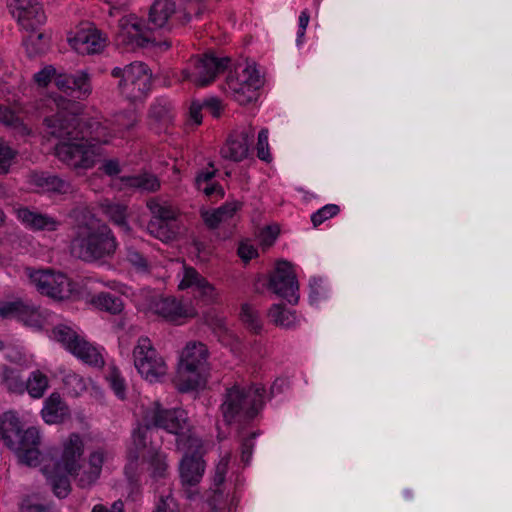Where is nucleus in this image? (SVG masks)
<instances>
[{
  "label": "nucleus",
  "mask_w": 512,
  "mask_h": 512,
  "mask_svg": "<svg viewBox=\"0 0 512 512\" xmlns=\"http://www.w3.org/2000/svg\"><path fill=\"white\" fill-rule=\"evenodd\" d=\"M70 43L80 54H95L103 50L106 38L97 29L80 30L70 40Z\"/></svg>",
  "instance_id": "20"
},
{
  "label": "nucleus",
  "mask_w": 512,
  "mask_h": 512,
  "mask_svg": "<svg viewBox=\"0 0 512 512\" xmlns=\"http://www.w3.org/2000/svg\"><path fill=\"white\" fill-rule=\"evenodd\" d=\"M206 279L200 275L196 269L189 267L185 268V273L182 281L179 284V289L192 288L193 290L202 284Z\"/></svg>",
  "instance_id": "44"
},
{
  "label": "nucleus",
  "mask_w": 512,
  "mask_h": 512,
  "mask_svg": "<svg viewBox=\"0 0 512 512\" xmlns=\"http://www.w3.org/2000/svg\"><path fill=\"white\" fill-rule=\"evenodd\" d=\"M25 273L37 290L52 299L63 300L70 292L68 278L62 273L50 270L26 268Z\"/></svg>",
  "instance_id": "13"
},
{
  "label": "nucleus",
  "mask_w": 512,
  "mask_h": 512,
  "mask_svg": "<svg viewBox=\"0 0 512 512\" xmlns=\"http://www.w3.org/2000/svg\"><path fill=\"white\" fill-rule=\"evenodd\" d=\"M84 444L81 437L72 433L64 443L62 463L66 472L70 475L76 474L80 469V459L83 455Z\"/></svg>",
  "instance_id": "24"
},
{
  "label": "nucleus",
  "mask_w": 512,
  "mask_h": 512,
  "mask_svg": "<svg viewBox=\"0 0 512 512\" xmlns=\"http://www.w3.org/2000/svg\"><path fill=\"white\" fill-rule=\"evenodd\" d=\"M175 11L176 5L172 0H156L149 10V23L155 28H163Z\"/></svg>",
  "instance_id": "30"
},
{
  "label": "nucleus",
  "mask_w": 512,
  "mask_h": 512,
  "mask_svg": "<svg viewBox=\"0 0 512 512\" xmlns=\"http://www.w3.org/2000/svg\"><path fill=\"white\" fill-rule=\"evenodd\" d=\"M56 87L75 99H86L92 93L91 78L86 71L74 74L59 73L55 78Z\"/></svg>",
  "instance_id": "17"
},
{
  "label": "nucleus",
  "mask_w": 512,
  "mask_h": 512,
  "mask_svg": "<svg viewBox=\"0 0 512 512\" xmlns=\"http://www.w3.org/2000/svg\"><path fill=\"white\" fill-rule=\"evenodd\" d=\"M140 456L149 461L154 478H164L166 476L168 465L164 454L160 453L152 446L149 449H147V447L145 449H137L135 447V450L129 451V463L125 467V473L131 482L135 481L137 461Z\"/></svg>",
  "instance_id": "16"
},
{
  "label": "nucleus",
  "mask_w": 512,
  "mask_h": 512,
  "mask_svg": "<svg viewBox=\"0 0 512 512\" xmlns=\"http://www.w3.org/2000/svg\"><path fill=\"white\" fill-rule=\"evenodd\" d=\"M58 74L59 73H57L55 67H53L52 65H48L44 67L41 71L35 73L33 79L39 87L44 88L48 86L52 79L55 80Z\"/></svg>",
  "instance_id": "47"
},
{
  "label": "nucleus",
  "mask_w": 512,
  "mask_h": 512,
  "mask_svg": "<svg viewBox=\"0 0 512 512\" xmlns=\"http://www.w3.org/2000/svg\"><path fill=\"white\" fill-rule=\"evenodd\" d=\"M55 146L57 158L72 168L88 169L94 166L96 157L99 155L95 145H87L76 139H59Z\"/></svg>",
  "instance_id": "12"
},
{
  "label": "nucleus",
  "mask_w": 512,
  "mask_h": 512,
  "mask_svg": "<svg viewBox=\"0 0 512 512\" xmlns=\"http://www.w3.org/2000/svg\"><path fill=\"white\" fill-rule=\"evenodd\" d=\"M241 319L243 323L247 326L248 329H250L252 332L258 334L261 329L262 325L259 320L258 313L252 309L251 306L248 304L242 305L241 308Z\"/></svg>",
  "instance_id": "40"
},
{
  "label": "nucleus",
  "mask_w": 512,
  "mask_h": 512,
  "mask_svg": "<svg viewBox=\"0 0 512 512\" xmlns=\"http://www.w3.org/2000/svg\"><path fill=\"white\" fill-rule=\"evenodd\" d=\"M99 207L102 214L113 225L117 226L126 234L132 232V228L128 222L129 212L127 205L120 202L104 200L99 204Z\"/></svg>",
  "instance_id": "25"
},
{
  "label": "nucleus",
  "mask_w": 512,
  "mask_h": 512,
  "mask_svg": "<svg viewBox=\"0 0 512 512\" xmlns=\"http://www.w3.org/2000/svg\"><path fill=\"white\" fill-rule=\"evenodd\" d=\"M216 170L212 171H201L197 174L195 183L198 189H202V186L208 184L211 179L215 176Z\"/></svg>",
  "instance_id": "62"
},
{
  "label": "nucleus",
  "mask_w": 512,
  "mask_h": 512,
  "mask_svg": "<svg viewBox=\"0 0 512 512\" xmlns=\"http://www.w3.org/2000/svg\"><path fill=\"white\" fill-rule=\"evenodd\" d=\"M41 414L46 423L58 424L70 416V410L61 395L53 392L45 400Z\"/></svg>",
  "instance_id": "26"
},
{
  "label": "nucleus",
  "mask_w": 512,
  "mask_h": 512,
  "mask_svg": "<svg viewBox=\"0 0 512 512\" xmlns=\"http://www.w3.org/2000/svg\"><path fill=\"white\" fill-rule=\"evenodd\" d=\"M21 512H51V510L49 505L36 503L31 498H27L21 504Z\"/></svg>",
  "instance_id": "54"
},
{
  "label": "nucleus",
  "mask_w": 512,
  "mask_h": 512,
  "mask_svg": "<svg viewBox=\"0 0 512 512\" xmlns=\"http://www.w3.org/2000/svg\"><path fill=\"white\" fill-rule=\"evenodd\" d=\"M258 435L259 432L254 431L248 433L247 435L240 436L241 460L245 464L250 462L252 451L255 446V440Z\"/></svg>",
  "instance_id": "42"
},
{
  "label": "nucleus",
  "mask_w": 512,
  "mask_h": 512,
  "mask_svg": "<svg viewBox=\"0 0 512 512\" xmlns=\"http://www.w3.org/2000/svg\"><path fill=\"white\" fill-rule=\"evenodd\" d=\"M91 304L101 311L108 312L112 315L120 314L124 309V303L121 297L109 292H100L93 296Z\"/></svg>",
  "instance_id": "32"
},
{
  "label": "nucleus",
  "mask_w": 512,
  "mask_h": 512,
  "mask_svg": "<svg viewBox=\"0 0 512 512\" xmlns=\"http://www.w3.org/2000/svg\"><path fill=\"white\" fill-rule=\"evenodd\" d=\"M253 139L254 131L252 129L231 135L226 145L221 149V155L226 159L239 162L247 157Z\"/></svg>",
  "instance_id": "19"
},
{
  "label": "nucleus",
  "mask_w": 512,
  "mask_h": 512,
  "mask_svg": "<svg viewBox=\"0 0 512 512\" xmlns=\"http://www.w3.org/2000/svg\"><path fill=\"white\" fill-rule=\"evenodd\" d=\"M263 286L277 297L286 299L288 296V261L277 260L274 268L267 274V281Z\"/></svg>",
  "instance_id": "23"
},
{
  "label": "nucleus",
  "mask_w": 512,
  "mask_h": 512,
  "mask_svg": "<svg viewBox=\"0 0 512 512\" xmlns=\"http://www.w3.org/2000/svg\"><path fill=\"white\" fill-rule=\"evenodd\" d=\"M125 259L139 272H148L149 263L146 257L134 247H126Z\"/></svg>",
  "instance_id": "39"
},
{
  "label": "nucleus",
  "mask_w": 512,
  "mask_h": 512,
  "mask_svg": "<svg viewBox=\"0 0 512 512\" xmlns=\"http://www.w3.org/2000/svg\"><path fill=\"white\" fill-rule=\"evenodd\" d=\"M47 376L39 370L32 372L31 376L25 380V390L32 398H41L48 388Z\"/></svg>",
  "instance_id": "37"
},
{
  "label": "nucleus",
  "mask_w": 512,
  "mask_h": 512,
  "mask_svg": "<svg viewBox=\"0 0 512 512\" xmlns=\"http://www.w3.org/2000/svg\"><path fill=\"white\" fill-rule=\"evenodd\" d=\"M257 156L264 161H270V154L268 150V131L262 129L258 134L257 142Z\"/></svg>",
  "instance_id": "49"
},
{
  "label": "nucleus",
  "mask_w": 512,
  "mask_h": 512,
  "mask_svg": "<svg viewBox=\"0 0 512 512\" xmlns=\"http://www.w3.org/2000/svg\"><path fill=\"white\" fill-rule=\"evenodd\" d=\"M116 122L120 128L129 130L137 124L138 118L134 111H125L118 114Z\"/></svg>",
  "instance_id": "50"
},
{
  "label": "nucleus",
  "mask_w": 512,
  "mask_h": 512,
  "mask_svg": "<svg viewBox=\"0 0 512 512\" xmlns=\"http://www.w3.org/2000/svg\"><path fill=\"white\" fill-rule=\"evenodd\" d=\"M15 152L3 140H0V174L9 171Z\"/></svg>",
  "instance_id": "46"
},
{
  "label": "nucleus",
  "mask_w": 512,
  "mask_h": 512,
  "mask_svg": "<svg viewBox=\"0 0 512 512\" xmlns=\"http://www.w3.org/2000/svg\"><path fill=\"white\" fill-rule=\"evenodd\" d=\"M240 204L237 202L226 203L223 206L219 207L217 211H222L221 216L224 220L232 217L234 213L239 209Z\"/></svg>",
  "instance_id": "63"
},
{
  "label": "nucleus",
  "mask_w": 512,
  "mask_h": 512,
  "mask_svg": "<svg viewBox=\"0 0 512 512\" xmlns=\"http://www.w3.org/2000/svg\"><path fill=\"white\" fill-rule=\"evenodd\" d=\"M48 484L58 498H65L70 490V481L66 475L54 474L47 478Z\"/></svg>",
  "instance_id": "38"
},
{
  "label": "nucleus",
  "mask_w": 512,
  "mask_h": 512,
  "mask_svg": "<svg viewBox=\"0 0 512 512\" xmlns=\"http://www.w3.org/2000/svg\"><path fill=\"white\" fill-rule=\"evenodd\" d=\"M105 455L106 452L103 449H98L90 454L89 469L92 471V478L100 476Z\"/></svg>",
  "instance_id": "48"
},
{
  "label": "nucleus",
  "mask_w": 512,
  "mask_h": 512,
  "mask_svg": "<svg viewBox=\"0 0 512 512\" xmlns=\"http://www.w3.org/2000/svg\"><path fill=\"white\" fill-rule=\"evenodd\" d=\"M34 185L46 192L68 194L73 192V186L65 179L48 173L35 174L32 177Z\"/></svg>",
  "instance_id": "29"
},
{
  "label": "nucleus",
  "mask_w": 512,
  "mask_h": 512,
  "mask_svg": "<svg viewBox=\"0 0 512 512\" xmlns=\"http://www.w3.org/2000/svg\"><path fill=\"white\" fill-rule=\"evenodd\" d=\"M75 475L78 476V479H77L78 486H80L81 488H86V487L91 486L99 478V477L92 478V471L90 469L87 471L86 470L83 471L81 474H78V471H77Z\"/></svg>",
  "instance_id": "59"
},
{
  "label": "nucleus",
  "mask_w": 512,
  "mask_h": 512,
  "mask_svg": "<svg viewBox=\"0 0 512 512\" xmlns=\"http://www.w3.org/2000/svg\"><path fill=\"white\" fill-rule=\"evenodd\" d=\"M175 502L171 495L161 496L154 512H174Z\"/></svg>",
  "instance_id": "57"
},
{
  "label": "nucleus",
  "mask_w": 512,
  "mask_h": 512,
  "mask_svg": "<svg viewBox=\"0 0 512 512\" xmlns=\"http://www.w3.org/2000/svg\"><path fill=\"white\" fill-rule=\"evenodd\" d=\"M202 108H204L203 104L197 102H192L190 106L189 117L196 125H200L202 122Z\"/></svg>",
  "instance_id": "61"
},
{
  "label": "nucleus",
  "mask_w": 512,
  "mask_h": 512,
  "mask_svg": "<svg viewBox=\"0 0 512 512\" xmlns=\"http://www.w3.org/2000/svg\"><path fill=\"white\" fill-rule=\"evenodd\" d=\"M73 221L69 252L72 257L87 263H105L114 258L119 243L110 226L98 218L86 205L70 210Z\"/></svg>",
  "instance_id": "1"
},
{
  "label": "nucleus",
  "mask_w": 512,
  "mask_h": 512,
  "mask_svg": "<svg viewBox=\"0 0 512 512\" xmlns=\"http://www.w3.org/2000/svg\"><path fill=\"white\" fill-rule=\"evenodd\" d=\"M100 169L108 176H115L121 172L119 161L115 159L105 161Z\"/></svg>",
  "instance_id": "58"
},
{
  "label": "nucleus",
  "mask_w": 512,
  "mask_h": 512,
  "mask_svg": "<svg viewBox=\"0 0 512 512\" xmlns=\"http://www.w3.org/2000/svg\"><path fill=\"white\" fill-rule=\"evenodd\" d=\"M151 309L155 314L163 318L176 322L180 318L191 317L181 304L173 297H160L152 301Z\"/></svg>",
  "instance_id": "27"
},
{
  "label": "nucleus",
  "mask_w": 512,
  "mask_h": 512,
  "mask_svg": "<svg viewBox=\"0 0 512 512\" xmlns=\"http://www.w3.org/2000/svg\"><path fill=\"white\" fill-rule=\"evenodd\" d=\"M286 310L285 303L273 304L268 311L269 319L276 325L284 324V312Z\"/></svg>",
  "instance_id": "51"
},
{
  "label": "nucleus",
  "mask_w": 512,
  "mask_h": 512,
  "mask_svg": "<svg viewBox=\"0 0 512 512\" xmlns=\"http://www.w3.org/2000/svg\"><path fill=\"white\" fill-rule=\"evenodd\" d=\"M1 383L10 393L23 394L25 391V379L21 376L20 370L4 366L1 372Z\"/></svg>",
  "instance_id": "34"
},
{
  "label": "nucleus",
  "mask_w": 512,
  "mask_h": 512,
  "mask_svg": "<svg viewBox=\"0 0 512 512\" xmlns=\"http://www.w3.org/2000/svg\"><path fill=\"white\" fill-rule=\"evenodd\" d=\"M264 392V388L258 386L227 388L220 406L224 422L242 424L254 419L263 405Z\"/></svg>",
  "instance_id": "5"
},
{
  "label": "nucleus",
  "mask_w": 512,
  "mask_h": 512,
  "mask_svg": "<svg viewBox=\"0 0 512 512\" xmlns=\"http://www.w3.org/2000/svg\"><path fill=\"white\" fill-rule=\"evenodd\" d=\"M228 84L238 95L237 101L240 104H245L255 98V92L261 85V78L255 68L248 66L243 70L241 82L230 80Z\"/></svg>",
  "instance_id": "18"
},
{
  "label": "nucleus",
  "mask_w": 512,
  "mask_h": 512,
  "mask_svg": "<svg viewBox=\"0 0 512 512\" xmlns=\"http://www.w3.org/2000/svg\"><path fill=\"white\" fill-rule=\"evenodd\" d=\"M10 14L26 31H35L46 22L39 0H8Z\"/></svg>",
  "instance_id": "14"
},
{
  "label": "nucleus",
  "mask_w": 512,
  "mask_h": 512,
  "mask_svg": "<svg viewBox=\"0 0 512 512\" xmlns=\"http://www.w3.org/2000/svg\"><path fill=\"white\" fill-rule=\"evenodd\" d=\"M52 334L57 342L83 362L94 366L103 364V358L98 350L72 328L59 324L53 328Z\"/></svg>",
  "instance_id": "11"
},
{
  "label": "nucleus",
  "mask_w": 512,
  "mask_h": 512,
  "mask_svg": "<svg viewBox=\"0 0 512 512\" xmlns=\"http://www.w3.org/2000/svg\"><path fill=\"white\" fill-rule=\"evenodd\" d=\"M230 61L228 57L219 58L214 52H207L196 59L195 72L191 80L197 86H206L227 69Z\"/></svg>",
  "instance_id": "15"
},
{
  "label": "nucleus",
  "mask_w": 512,
  "mask_h": 512,
  "mask_svg": "<svg viewBox=\"0 0 512 512\" xmlns=\"http://www.w3.org/2000/svg\"><path fill=\"white\" fill-rule=\"evenodd\" d=\"M208 372V349L201 342H189L183 349L174 383L186 393L205 385Z\"/></svg>",
  "instance_id": "6"
},
{
  "label": "nucleus",
  "mask_w": 512,
  "mask_h": 512,
  "mask_svg": "<svg viewBox=\"0 0 512 512\" xmlns=\"http://www.w3.org/2000/svg\"><path fill=\"white\" fill-rule=\"evenodd\" d=\"M35 314V306L23 301L22 299L0 303V317L4 319L15 317L20 321L27 323Z\"/></svg>",
  "instance_id": "28"
},
{
  "label": "nucleus",
  "mask_w": 512,
  "mask_h": 512,
  "mask_svg": "<svg viewBox=\"0 0 512 512\" xmlns=\"http://www.w3.org/2000/svg\"><path fill=\"white\" fill-rule=\"evenodd\" d=\"M144 425L133 432V444L137 449L146 448V440L151 437L152 427L162 428L177 435L176 443L182 436L196 437L191 433L187 413L182 409H164L158 402L145 412Z\"/></svg>",
  "instance_id": "4"
},
{
  "label": "nucleus",
  "mask_w": 512,
  "mask_h": 512,
  "mask_svg": "<svg viewBox=\"0 0 512 512\" xmlns=\"http://www.w3.org/2000/svg\"><path fill=\"white\" fill-rule=\"evenodd\" d=\"M201 190L208 197H212L214 195H219L220 197H222L224 195L223 188L221 187V185H219L217 183H213V184L208 183V184L202 186Z\"/></svg>",
  "instance_id": "64"
},
{
  "label": "nucleus",
  "mask_w": 512,
  "mask_h": 512,
  "mask_svg": "<svg viewBox=\"0 0 512 512\" xmlns=\"http://www.w3.org/2000/svg\"><path fill=\"white\" fill-rule=\"evenodd\" d=\"M46 136L56 139H76L87 145L106 144L111 136L109 128L96 118H82L67 111H59L43 120Z\"/></svg>",
  "instance_id": "2"
},
{
  "label": "nucleus",
  "mask_w": 512,
  "mask_h": 512,
  "mask_svg": "<svg viewBox=\"0 0 512 512\" xmlns=\"http://www.w3.org/2000/svg\"><path fill=\"white\" fill-rule=\"evenodd\" d=\"M206 108L215 118L220 117L222 111L221 102L216 98H210L203 103Z\"/></svg>",
  "instance_id": "60"
},
{
  "label": "nucleus",
  "mask_w": 512,
  "mask_h": 512,
  "mask_svg": "<svg viewBox=\"0 0 512 512\" xmlns=\"http://www.w3.org/2000/svg\"><path fill=\"white\" fill-rule=\"evenodd\" d=\"M193 296L203 303L209 304L216 299L215 288L207 280L193 290Z\"/></svg>",
  "instance_id": "45"
},
{
  "label": "nucleus",
  "mask_w": 512,
  "mask_h": 512,
  "mask_svg": "<svg viewBox=\"0 0 512 512\" xmlns=\"http://www.w3.org/2000/svg\"><path fill=\"white\" fill-rule=\"evenodd\" d=\"M111 75L120 79L118 90L131 102L143 100L151 90L152 74L143 62H133L124 68L115 67Z\"/></svg>",
  "instance_id": "7"
},
{
  "label": "nucleus",
  "mask_w": 512,
  "mask_h": 512,
  "mask_svg": "<svg viewBox=\"0 0 512 512\" xmlns=\"http://www.w3.org/2000/svg\"><path fill=\"white\" fill-rule=\"evenodd\" d=\"M147 229L152 236L163 242L173 240L178 232L175 221L150 220Z\"/></svg>",
  "instance_id": "35"
},
{
  "label": "nucleus",
  "mask_w": 512,
  "mask_h": 512,
  "mask_svg": "<svg viewBox=\"0 0 512 512\" xmlns=\"http://www.w3.org/2000/svg\"><path fill=\"white\" fill-rule=\"evenodd\" d=\"M222 211L215 210L212 213L205 212L202 214L204 223L210 229H215L219 226V224L224 221V218L221 216Z\"/></svg>",
  "instance_id": "56"
},
{
  "label": "nucleus",
  "mask_w": 512,
  "mask_h": 512,
  "mask_svg": "<svg viewBox=\"0 0 512 512\" xmlns=\"http://www.w3.org/2000/svg\"><path fill=\"white\" fill-rule=\"evenodd\" d=\"M339 212L340 208L338 205L327 204L312 214L311 221L314 227H318L326 220L336 216Z\"/></svg>",
  "instance_id": "43"
},
{
  "label": "nucleus",
  "mask_w": 512,
  "mask_h": 512,
  "mask_svg": "<svg viewBox=\"0 0 512 512\" xmlns=\"http://www.w3.org/2000/svg\"><path fill=\"white\" fill-rule=\"evenodd\" d=\"M147 208L152 214L151 220L176 221V210L170 205L161 203L158 199L152 198L148 200Z\"/></svg>",
  "instance_id": "36"
},
{
  "label": "nucleus",
  "mask_w": 512,
  "mask_h": 512,
  "mask_svg": "<svg viewBox=\"0 0 512 512\" xmlns=\"http://www.w3.org/2000/svg\"><path fill=\"white\" fill-rule=\"evenodd\" d=\"M17 218L28 228L36 231H56L60 226V222L47 214L39 213L28 207H20L16 209Z\"/></svg>",
  "instance_id": "22"
},
{
  "label": "nucleus",
  "mask_w": 512,
  "mask_h": 512,
  "mask_svg": "<svg viewBox=\"0 0 512 512\" xmlns=\"http://www.w3.org/2000/svg\"><path fill=\"white\" fill-rule=\"evenodd\" d=\"M0 122L7 126L17 127L21 125L20 118L8 107L0 106Z\"/></svg>",
  "instance_id": "52"
},
{
  "label": "nucleus",
  "mask_w": 512,
  "mask_h": 512,
  "mask_svg": "<svg viewBox=\"0 0 512 512\" xmlns=\"http://www.w3.org/2000/svg\"><path fill=\"white\" fill-rule=\"evenodd\" d=\"M0 440L13 451L19 462L28 466L40 463V435L35 427L25 428L14 412H5L0 416Z\"/></svg>",
  "instance_id": "3"
},
{
  "label": "nucleus",
  "mask_w": 512,
  "mask_h": 512,
  "mask_svg": "<svg viewBox=\"0 0 512 512\" xmlns=\"http://www.w3.org/2000/svg\"><path fill=\"white\" fill-rule=\"evenodd\" d=\"M134 365L148 381L156 382L167 373V366L149 338L141 337L133 350Z\"/></svg>",
  "instance_id": "10"
},
{
  "label": "nucleus",
  "mask_w": 512,
  "mask_h": 512,
  "mask_svg": "<svg viewBox=\"0 0 512 512\" xmlns=\"http://www.w3.org/2000/svg\"><path fill=\"white\" fill-rule=\"evenodd\" d=\"M121 182L126 187H131L146 192H155L160 188V182L158 178L150 173L124 176L121 178Z\"/></svg>",
  "instance_id": "33"
},
{
  "label": "nucleus",
  "mask_w": 512,
  "mask_h": 512,
  "mask_svg": "<svg viewBox=\"0 0 512 512\" xmlns=\"http://www.w3.org/2000/svg\"><path fill=\"white\" fill-rule=\"evenodd\" d=\"M150 129L155 133H167L173 124L171 104L164 100H156L150 107L148 113Z\"/></svg>",
  "instance_id": "21"
},
{
  "label": "nucleus",
  "mask_w": 512,
  "mask_h": 512,
  "mask_svg": "<svg viewBox=\"0 0 512 512\" xmlns=\"http://www.w3.org/2000/svg\"><path fill=\"white\" fill-rule=\"evenodd\" d=\"M114 41L118 48L127 52L154 45L151 29L135 15L124 16L118 21V30Z\"/></svg>",
  "instance_id": "9"
},
{
  "label": "nucleus",
  "mask_w": 512,
  "mask_h": 512,
  "mask_svg": "<svg viewBox=\"0 0 512 512\" xmlns=\"http://www.w3.org/2000/svg\"><path fill=\"white\" fill-rule=\"evenodd\" d=\"M106 380L109 382L110 387L114 393L120 398L125 399L126 396V384L124 379L121 377L120 371L116 367L110 368Z\"/></svg>",
  "instance_id": "41"
},
{
  "label": "nucleus",
  "mask_w": 512,
  "mask_h": 512,
  "mask_svg": "<svg viewBox=\"0 0 512 512\" xmlns=\"http://www.w3.org/2000/svg\"><path fill=\"white\" fill-rule=\"evenodd\" d=\"M30 34L23 40V45L30 57L44 54L49 47L50 37L45 32L40 31L38 27L35 31H29Z\"/></svg>",
  "instance_id": "31"
},
{
  "label": "nucleus",
  "mask_w": 512,
  "mask_h": 512,
  "mask_svg": "<svg viewBox=\"0 0 512 512\" xmlns=\"http://www.w3.org/2000/svg\"><path fill=\"white\" fill-rule=\"evenodd\" d=\"M279 229L277 226H266L260 233V242L265 247H270L277 238Z\"/></svg>",
  "instance_id": "53"
},
{
  "label": "nucleus",
  "mask_w": 512,
  "mask_h": 512,
  "mask_svg": "<svg viewBox=\"0 0 512 512\" xmlns=\"http://www.w3.org/2000/svg\"><path fill=\"white\" fill-rule=\"evenodd\" d=\"M237 254L245 263L258 256L257 249L254 246L243 242L240 243Z\"/></svg>",
  "instance_id": "55"
},
{
  "label": "nucleus",
  "mask_w": 512,
  "mask_h": 512,
  "mask_svg": "<svg viewBox=\"0 0 512 512\" xmlns=\"http://www.w3.org/2000/svg\"><path fill=\"white\" fill-rule=\"evenodd\" d=\"M177 447L185 450L179 467L181 482L184 486H195L200 482L205 471L202 441L198 437L182 436L178 439Z\"/></svg>",
  "instance_id": "8"
}]
</instances>
